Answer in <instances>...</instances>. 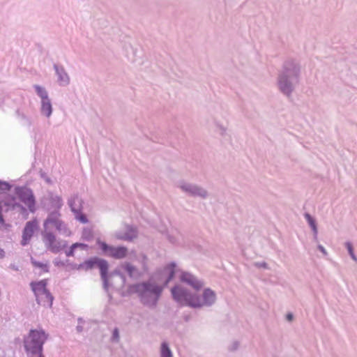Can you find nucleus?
<instances>
[{"mask_svg": "<svg viewBox=\"0 0 357 357\" xmlns=\"http://www.w3.org/2000/svg\"><path fill=\"white\" fill-rule=\"evenodd\" d=\"M60 217L59 211H50L43 222V241L47 249L54 254L66 248L68 242L65 240H56L55 235L50 229L54 227L59 234L64 236L70 235L69 230Z\"/></svg>", "mask_w": 357, "mask_h": 357, "instance_id": "obj_1", "label": "nucleus"}, {"mask_svg": "<svg viewBox=\"0 0 357 357\" xmlns=\"http://www.w3.org/2000/svg\"><path fill=\"white\" fill-rule=\"evenodd\" d=\"M300 64L294 59H287L282 65L277 77L278 90L285 96L290 97L299 82Z\"/></svg>", "mask_w": 357, "mask_h": 357, "instance_id": "obj_2", "label": "nucleus"}, {"mask_svg": "<svg viewBox=\"0 0 357 357\" xmlns=\"http://www.w3.org/2000/svg\"><path fill=\"white\" fill-rule=\"evenodd\" d=\"M163 289V286L147 280L129 285L128 293L136 294L142 305L153 309L156 307Z\"/></svg>", "mask_w": 357, "mask_h": 357, "instance_id": "obj_3", "label": "nucleus"}, {"mask_svg": "<svg viewBox=\"0 0 357 357\" xmlns=\"http://www.w3.org/2000/svg\"><path fill=\"white\" fill-rule=\"evenodd\" d=\"M97 266L100 270V278L102 281V287L105 291H108L109 288L113 286L114 279L118 278L121 282V285L123 286L126 283L125 276L119 271H114L108 273L109 264L104 259L97 257L90 258L79 265V268L86 271L93 269Z\"/></svg>", "mask_w": 357, "mask_h": 357, "instance_id": "obj_4", "label": "nucleus"}, {"mask_svg": "<svg viewBox=\"0 0 357 357\" xmlns=\"http://www.w3.org/2000/svg\"><path fill=\"white\" fill-rule=\"evenodd\" d=\"M48 334L42 328L31 329L24 339V347L27 356L43 354V345Z\"/></svg>", "mask_w": 357, "mask_h": 357, "instance_id": "obj_5", "label": "nucleus"}, {"mask_svg": "<svg viewBox=\"0 0 357 357\" xmlns=\"http://www.w3.org/2000/svg\"><path fill=\"white\" fill-rule=\"evenodd\" d=\"M47 282L46 280H41L38 282H31L30 283L37 303L43 307H51L54 297L47 289Z\"/></svg>", "mask_w": 357, "mask_h": 357, "instance_id": "obj_6", "label": "nucleus"}, {"mask_svg": "<svg viewBox=\"0 0 357 357\" xmlns=\"http://www.w3.org/2000/svg\"><path fill=\"white\" fill-rule=\"evenodd\" d=\"M171 293L173 299L180 306L194 308L196 293H192L188 289L178 284L171 289Z\"/></svg>", "mask_w": 357, "mask_h": 357, "instance_id": "obj_7", "label": "nucleus"}, {"mask_svg": "<svg viewBox=\"0 0 357 357\" xmlns=\"http://www.w3.org/2000/svg\"><path fill=\"white\" fill-rule=\"evenodd\" d=\"M14 192L20 201L27 206L29 212L32 213L36 212V198L31 188L26 186H16Z\"/></svg>", "mask_w": 357, "mask_h": 357, "instance_id": "obj_8", "label": "nucleus"}, {"mask_svg": "<svg viewBox=\"0 0 357 357\" xmlns=\"http://www.w3.org/2000/svg\"><path fill=\"white\" fill-rule=\"evenodd\" d=\"M176 185L188 196L202 199H206L208 197V191L203 187L197 184L182 180L178 181Z\"/></svg>", "mask_w": 357, "mask_h": 357, "instance_id": "obj_9", "label": "nucleus"}, {"mask_svg": "<svg viewBox=\"0 0 357 357\" xmlns=\"http://www.w3.org/2000/svg\"><path fill=\"white\" fill-rule=\"evenodd\" d=\"M217 301V294L211 288H205L201 296L196 294L194 309L210 307Z\"/></svg>", "mask_w": 357, "mask_h": 357, "instance_id": "obj_10", "label": "nucleus"}, {"mask_svg": "<svg viewBox=\"0 0 357 357\" xmlns=\"http://www.w3.org/2000/svg\"><path fill=\"white\" fill-rule=\"evenodd\" d=\"M97 244L102 254L105 256L110 257L116 259H121L125 258L128 255V249L124 246L114 247L109 245L99 239L97 241Z\"/></svg>", "mask_w": 357, "mask_h": 357, "instance_id": "obj_11", "label": "nucleus"}, {"mask_svg": "<svg viewBox=\"0 0 357 357\" xmlns=\"http://www.w3.org/2000/svg\"><path fill=\"white\" fill-rule=\"evenodd\" d=\"M43 204V207L47 211H59L63 206V200L60 196L54 194L52 192H49L47 196L44 198Z\"/></svg>", "mask_w": 357, "mask_h": 357, "instance_id": "obj_12", "label": "nucleus"}, {"mask_svg": "<svg viewBox=\"0 0 357 357\" xmlns=\"http://www.w3.org/2000/svg\"><path fill=\"white\" fill-rule=\"evenodd\" d=\"M180 280L198 291L203 287L204 282L197 278L195 275L186 271H182L180 275Z\"/></svg>", "mask_w": 357, "mask_h": 357, "instance_id": "obj_13", "label": "nucleus"}, {"mask_svg": "<svg viewBox=\"0 0 357 357\" xmlns=\"http://www.w3.org/2000/svg\"><path fill=\"white\" fill-rule=\"evenodd\" d=\"M37 228L38 222L36 220H33L26 223L25 227L22 231V239L21 241L22 245L25 246L29 243Z\"/></svg>", "mask_w": 357, "mask_h": 357, "instance_id": "obj_14", "label": "nucleus"}, {"mask_svg": "<svg viewBox=\"0 0 357 357\" xmlns=\"http://www.w3.org/2000/svg\"><path fill=\"white\" fill-rule=\"evenodd\" d=\"M55 74L57 76V82L61 86H67L69 85L70 78L65 70L64 67L58 63H54L53 65Z\"/></svg>", "mask_w": 357, "mask_h": 357, "instance_id": "obj_15", "label": "nucleus"}, {"mask_svg": "<svg viewBox=\"0 0 357 357\" xmlns=\"http://www.w3.org/2000/svg\"><path fill=\"white\" fill-rule=\"evenodd\" d=\"M176 264L172 261L166 265L162 270V275L165 276L163 287H166L169 282L174 278L176 273Z\"/></svg>", "mask_w": 357, "mask_h": 357, "instance_id": "obj_16", "label": "nucleus"}, {"mask_svg": "<svg viewBox=\"0 0 357 357\" xmlns=\"http://www.w3.org/2000/svg\"><path fill=\"white\" fill-rule=\"evenodd\" d=\"M121 268L131 278L138 279L143 275V272H142L139 269L137 268L135 266L132 265L129 262L126 261L123 263L121 264Z\"/></svg>", "mask_w": 357, "mask_h": 357, "instance_id": "obj_17", "label": "nucleus"}, {"mask_svg": "<svg viewBox=\"0 0 357 357\" xmlns=\"http://www.w3.org/2000/svg\"><path fill=\"white\" fill-rule=\"evenodd\" d=\"M137 236V229L132 226H127L124 233H116V236L118 239L124 241H132Z\"/></svg>", "mask_w": 357, "mask_h": 357, "instance_id": "obj_18", "label": "nucleus"}, {"mask_svg": "<svg viewBox=\"0 0 357 357\" xmlns=\"http://www.w3.org/2000/svg\"><path fill=\"white\" fill-rule=\"evenodd\" d=\"M40 112L45 118H50L53 112V107L50 99L40 101Z\"/></svg>", "mask_w": 357, "mask_h": 357, "instance_id": "obj_19", "label": "nucleus"}, {"mask_svg": "<svg viewBox=\"0 0 357 357\" xmlns=\"http://www.w3.org/2000/svg\"><path fill=\"white\" fill-rule=\"evenodd\" d=\"M15 202V199L14 198H12L11 199H7L6 197H0V204H1V206L3 208V206H5L7 207V210L8 211L10 208H14L15 206H17V207H20V209H21V211L22 213H26V209L24 206H23L22 205L20 204H17V203H14Z\"/></svg>", "mask_w": 357, "mask_h": 357, "instance_id": "obj_20", "label": "nucleus"}, {"mask_svg": "<svg viewBox=\"0 0 357 357\" xmlns=\"http://www.w3.org/2000/svg\"><path fill=\"white\" fill-rule=\"evenodd\" d=\"M33 88L35 89L36 94L40 98V101L47 100L50 99L49 98L48 93L45 88L38 84L34 85Z\"/></svg>", "mask_w": 357, "mask_h": 357, "instance_id": "obj_21", "label": "nucleus"}, {"mask_svg": "<svg viewBox=\"0 0 357 357\" xmlns=\"http://www.w3.org/2000/svg\"><path fill=\"white\" fill-rule=\"evenodd\" d=\"M160 357H173L172 352L166 342H163L161 344Z\"/></svg>", "mask_w": 357, "mask_h": 357, "instance_id": "obj_22", "label": "nucleus"}, {"mask_svg": "<svg viewBox=\"0 0 357 357\" xmlns=\"http://www.w3.org/2000/svg\"><path fill=\"white\" fill-rule=\"evenodd\" d=\"M215 132L222 137H224L227 134V127L221 124L220 122L215 121Z\"/></svg>", "mask_w": 357, "mask_h": 357, "instance_id": "obj_23", "label": "nucleus"}, {"mask_svg": "<svg viewBox=\"0 0 357 357\" xmlns=\"http://www.w3.org/2000/svg\"><path fill=\"white\" fill-rule=\"evenodd\" d=\"M306 221L307 222L308 225L311 227L312 231H315L316 229H317V225L316 223V220L314 218H312L309 213H306L304 215Z\"/></svg>", "mask_w": 357, "mask_h": 357, "instance_id": "obj_24", "label": "nucleus"}, {"mask_svg": "<svg viewBox=\"0 0 357 357\" xmlns=\"http://www.w3.org/2000/svg\"><path fill=\"white\" fill-rule=\"evenodd\" d=\"M31 264L33 265V266L40 268L45 273H47L49 271L48 266L47 264L37 261L35 259H33V258H31Z\"/></svg>", "mask_w": 357, "mask_h": 357, "instance_id": "obj_25", "label": "nucleus"}, {"mask_svg": "<svg viewBox=\"0 0 357 357\" xmlns=\"http://www.w3.org/2000/svg\"><path fill=\"white\" fill-rule=\"evenodd\" d=\"M78 199L77 195H75L74 197H70L68 202V206L70 208V209L73 213H77V211L79 209V208H77L75 206V202H76V199Z\"/></svg>", "mask_w": 357, "mask_h": 357, "instance_id": "obj_26", "label": "nucleus"}, {"mask_svg": "<svg viewBox=\"0 0 357 357\" xmlns=\"http://www.w3.org/2000/svg\"><path fill=\"white\" fill-rule=\"evenodd\" d=\"M345 247L347 249V251H348L349 255L351 257V258L354 261L357 262V257H356V255L354 254L352 243L351 242L347 241L345 243Z\"/></svg>", "mask_w": 357, "mask_h": 357, "instance_id": "obj_27", "label": "nucleus"}, {"mask_svg": "<svg viewBox=\"0 0 357 357\" xmlns=\"http://www.w3.org/2000/svg\"><path fill=\"white\" fill-rule=\"evenodd\" d=\"M75 215V218L78 220L80 222L83 224H86L88 222V218H86V215L82 213L80 211V209L77 211V213H74Z\"/></svg>", "mask_w": 357, "mask_h": 357, "instance_id": "obj_28", "label": "nucleus"}, {"mask_svg": "<svg viewBox=\"0 0 357 357\" xmlns=\"http://www.w3.org/2000/svg\"><path fill=\"white\" fill-rule=\"evenodd\" d=\"M11 188V185L6 182L0 180V193L6 192L9 191Z\"/></svg>", "mask_w": 357, "mask_h": 357, "instance_id": "obj_29", "label": "nucleus"}, {"mask_svg": "<svg viewBox=\"0 0 357 357\" xmlns=\"http://www.w3.org/2000/svg\"><path fill=\"white\" fill-rule=\"evenodd\" d=\"M82 238L86 241H89L93 238V234L90 229H84L82 232Z\"/></svg>", "mask_w": 357, "mask_h": 357, "instance_id": "obj_30", "label": "nucleus"}, {"mask_svg": "<svg viewBox=\"0 0 357 357\" xmlns=\"http://www.w3.org/2000/svg\"><path fill=\"white\" fill-rule=\"evenodd\" d=\"M147 261L148 259L145 255L142 256V270H140L142 272H143V275L148 271V265H147Z\"/></svg>", "mask_w": 357, "mask_h": 357, "instance_id": "obj_31", "label": "nucleus"}, {"mask_svg": "<svg viewBox=\"0 0 357 357\" xmlns=\"http://www.w3.org/2000/svg\"><path fill=\"white\" fill-rule=\"evenodd\" d=\"M77 244H73L70 248L66 251V255L67 257H73L74 256L75 250H76Z\"/></svg>", "mask_w": 357, "mask_h": 357, "instance_id": "obj_32", "label": "nucleus"}, {"mask_svg": "<svg viewBox=\"0 0 357 357\" xmlns=\"http://www.w3.org/2000/svg\"><path fill=\"white\" fill-rule=\"evenodd\" d=\"M254 266L259 268L268 269V265L265 261H257L254 263Z\"/></svg>", "mask_w": 357, "mask_h": 357, "instance_id": "obj_33", "label": "nucleus"}, {"mask_svg": "<svg viewBox=\"0 0 357 357\" xmlns=\"http://www.w3.org/2000/svg\"><path fill=\"white\" fill-rule=\"evenodd\" d=\"M112 340L114 342H119V331L117 328H115L113 330Z\"/></svg>", "mask_w": 357, "mask_h": 357, "instance_id": "obj_34", "label": "nucleus"}, {"mask_svg": "<svg viewBox=\"0 0 357 357\" xmlns=\"http://www.w3.org/2000/svg\"><path fill=\"white\" fill-rule=\"evenodd\" d=\"M54 264L56 266H58V267H61V266H64L66 265V263L59 259H55L54 260Z\"/></svg>", "mask_w": 357, "mask_h": 357, "instance_id": "obj_35", "label": "nucleus"}, {"mask_svg": "<svg viewBox=\"0 0 357 357\" xmlns=\"http://www.w3.org/2000/svg\"><path fill=\"white\" fill-rule=\"evenodd\" d=\"M77 244L76 249L80 248L81 250H85L88 248V245L82 243H75Z\"/></svg>", "mask_w": 357, "mask_h": 357, "instance_id": "obj_36", "label": "nucleus"}, {"mask_svg": "<svg viewBox=\"0 0 357 357\" xmlns=\"http://www.w3.org/2000/svg\"><path fill=\"white\" fill-rule=\"evenodd\" d=\"M318 250L323 253L324 256H326L328 255V252L325 248L321 245H318L317 246Z\"/></svg>", "mask_w": 357, "mask_h": 357, "instance_id": "obj_37", "label": "nucleus"}, {"mask_svg": "<svg viewBox=\"0 0 357 357\" xmlns=\"http://www.w3.org/2000/svg\"><path fill=\"white\" fill-rule=\"evenodd\" d=\"M286 319L288 321H291L293 319H294V314L291 312L288 313L287 315H286Z\"/></svg>", "mask_w": 357, "mask_h": 357, "instance_id": "obj_38", "label": "nucleus"}, {"mask_svg": "<svg viewBox=\"0 0 357 357\" xmlns=\"http://www.w3.org/2000/svg\"><path fill=\"white\" fill-rule=\"evenodd\" d=\"M238 347V343L237 342H234L231 350H236Z\"/></svg>", "mask_w": 357, "mask_h": 357, "instance_id": "obj_39", "label": "nucleus"}, {"mask_svg": "<svg viewBox=\"0 0 357 357\" xmlns=\"http://www.w3.org/2000/svg\"><path fill=\"white\" fill-rule=\"evenodd\" d=\"M76 329H77V331L78 333H81V332H82V331H83V326H81V325H78V326H77Z\"/></svg>", "mask_w": 357, "mask_h": 357, "instance_id": "obj_40", "label": "nucleus"}, {"mask_svg": "<svg viewBox=\"0 0 357 357\" xmlns=\"http://www.w3.org/2000/svg\"><path fill=\"white\" fill-rule=\"evenodd\" d=\"M5 257V252L3 249L0 248V259H2Z\"/></svg>", "mask_w": 357, "mask_h": 357, "instance_id": "obj_41", "label": "nucleus"}, {"mask_svg": "<svg viewBox=\"0 0 357 357\" xmlns=\"http://www.w3.org/2000/svg\"><path fill=\"white\" fill-rule=\"evenodd\" d=\"M317 234H318V229H316L315 231H313V236H314V240L317 241Z\"/></svg>", "mask_w": 357, "mask_h": 357, "instance_id": "obj_42", "label": "nucleus"}, {"mask_svg": "<svg viewBox=\"0 0 357 357\" xmlns=\"http://www.w3.org/2000/svg\"><path fill=\"white\" fill-rule=\"evenodd\" d=\"M28 357H45L43 354H36V355H31V356H27Z\"/></svg>", "mask_w": 357, "mask_h": 357, "instance_id": "obj_43", "label": "nucleus"}, {"mask_svg": "<svg viewBox=\"0 0 357 357\" xmlns=\"http://www.w3.org/2000/svg\"><path fill=\"white\" fill-rule=\"evenodd\" d=\"M10 268L15 271H18V267L15 266V264H10Z\"/></svg>", "mask_w": 357, "mask_h": 357, "instance_id": "obj_44", "label": "nucleus"}, {"mask_svg": "<svg viewBox=\"0 0 357 357\" xmlns=\"http://www.w3.org/2000/svg\"><path fill=\"white\" fill-rule=\"evenodd\" d=\"M78 322L80 324V323H82L83 321H82V318H79L78 319Z\"/></svg>", "mask_w": 357, "mask_h": 357, "instance_id": "obj_45", "label": "nucleus"}, {"mask_svg": "<svg viewBox=\"0 0 357 357\" xmlns=\"http://www.w3.org/2000/svg\"><path fill=\"white\" fill-rule=\"evenodd\" d=\"M46 181H47V183H50V179L49 178H46Z\"/></svg>", "mask_w": 357, "mask_h": 357, "instance_id": "obj_46", "label": "nucleus"}]
</instances>
